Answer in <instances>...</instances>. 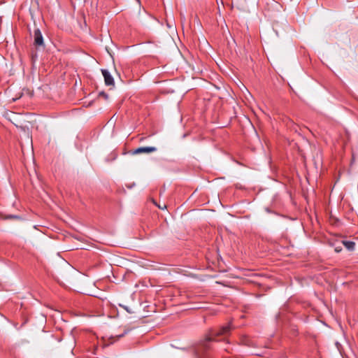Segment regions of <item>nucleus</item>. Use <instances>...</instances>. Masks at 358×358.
Segmentation results:
<instances>
[{"mask_svg": "<svg viewBox=\"0 0 358 358\" xmlns=\"http://www.w3.org/2000/svg\"><path fill=\"white\" fill-rule=\"evenodd\" d=\"M234 327H232L231 323H229L224 326L220 327L217 329H214L212 331L210 336L207 338L208 341H212L215 338V337L220 336H227L229 335L231 329Z\"/></svg>", "mask_w": 358, "mask_h": 358, "instance_id": "nucleus-1", "label": "nucleus"}, {"mask_svg": "<svg viewBox=\"0 0 358 358\" xmlns=\"http://www.w3.org/2000/svg\"><path fill=\"white\" fill-rule=\"evenodd\" d=\"M101 73L104 78L105 84L108 86H114V80L110 72L106 69H102Z\"/></svg>", "mask_w": 358, "mask_h": 358, "instance_id": "nucleus-2", "label": "nucleus"}, {"mask_svg": "<svg viewBox=\"0 0 358 358\" xmlns=\"http://www.w3.org/2000/svg\"><path fill=\"white\" fill-rule=\"evenodd\" d=\"M157 148L155 147L149 146V147H140L134 150L132 153L134 155H138L142 153H150L155 152Z\"/></svg>", "mask_w": 358, "mask_h": 358, "instance_id": "nucleus-3", "label": "nucleus"}, {"mask_svg": "<svg viewBox=\"0 0 358 358\" xmlns=\"http://www.w3.org/2000/svg\"><path fill=\"white\" fill-rule=\"evenodd\" d=\"M34 45L36 46H43V38L41 31L38 29H35L34 34Z\"/></svg>", "mask_w": 358, "mask_h": 358, "instance_id": "nucleus-4", "label": "nucleus"}, {"mask_svg": "<svg viewBox=\"0 0 358 358\" xmlns=\"http://www.w3.org/2000/svg\"><path fill=\"white\" fill-rule=\"evenodd\" d=\"M342 244L350 251L355 250V243L351 241H342Z\"/></svg>", "mask_w": 358, "mask_h": 358, "instance_id": "nucleus-5", "label": "nucleus"}, {"mask_svg": "<svg viewBox=\"0 0 358 358\" xmlns=\"http://www.w3.org/2000/svg\"><path fill=\"white\" fill-rule=\"evenodd\" d=\"M99 96H103L105 99H107L108 97V94L106 93H105L104 92H101L99 93Z\"/></svg>", "mask_w": 358, "mask_h": 358, "instance_id": "nucleus-6", "label": "nucleus"}, {"mask_svg": "<svg viewBox=\"0 0 358 358\" xmlns=\"http://www.w3.org/2000/svg\"><path fill=\"white\" fill-rule=\"evenodd\" d=\"M128 330H125L124 332L122 334L115 336L117 338L122 337L124 334H127Z\"/></svg>", "mask_w": 358, "mask_h": 358, "instance_id": "nucleus-7", "label": "nucleus"}, {"mask_svg": "<svg viewBox=\"0 0 358 358\" xmlns=\"http://www.w3.org/2000/svg\"><path fill=\"white\" fill-rule=\"evenodd\" d=\"M341 250H342V247H341V246H336V247L335 248V251H336V252H341Z\"/></svg>", "mask_w": 358, "mask_h": 358, "instance_id": "nucleus-8", "label": "nucleus"}, {"mask_svg": "<svg viewBox=\"0 0 358 358\" xmlns=\"http://www.w3.org/2000/svg\"><path fill=\"white\" fill-rule=\"evenodd\" d=\"M159 207V208L160 209H164L166 208V205H164L163 206H162V205H158L157 206Z\"/></svg>", "mask_w": 358, "mask_h": 358, "instance_id": "nucleus-9", "label": "nucleus"}, {"mask_svg": "<svg viewBox=\"0 0 358 358\" xmlns=\"http://www.w3.org/2000/svg\"><path fill=\"white\" fill-rule=\"evenodd\" d=\"M8 217H10V218H18V217L16 216V215H10Z\"/></svg>", "mask_w": 358, "mask_h": 358, "instance_id": "nucleus-10", "label": "nucleus"}]
</instances>
